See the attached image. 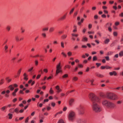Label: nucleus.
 <instances>
[{
    "instance_id": "nucleus-21",
    "label": "nucleus",
    "mask_w": 123,
    "mask_h": 123,
    "mask_svg": "<svg viewBox=\"0 0 123 123\" xmlns=\"http://www.w3.org/2000/svg\"><path fill=\"white\" fill-rule=\"evenodd\" d=\"M8 115L9 116V119H11L12 117V114L11 113H9L8 114Z\"/></svg>"
},
{
    "instance_id": "nucleus-8",
    "label": "nucleus",
    "mask_w": 123,
    "mask_h": 123,
    "mask_svg": "<svg viewBox=\"0 0 123 123\" xmlns=\"http://www.w3.org/2000/svg\"><path fill=\"white\" fill-rule=\"evenodd\" d=\"M74 99L71 98L70 99L69 101V104L70 106H72L74 104Z\"/></svg>"
},
{
    "instance_id": "nucleus-46",
    "label": "nucleus",
    "mask_w": 123,
    "mask_h": 123,
    "mask_svg": "<svg viewBox=\"0 0 123 123\" xmlns=\"http://www.w3.org/2000/svg\"><path fill=\"white\" fill-rule=\"evenodd\" d=\"M119 22H115V25L116 26H117L119 24Z\"/></svg>"
},
{
    "instance_id": "nucleus-45",
    "label": "nucleus",
    "mask_w": 123,
    "mask_h": 123,
    "mask_svg": "<svg viewBox=\"0 0 123 123\" xmlns=\"http://www.w3.org/2000/svg\"><path fill=\"white\" fill-rule=\"evenodd\" d=\"M21 31V32L22 33H23L25 31V30L24 29L23 27H21V28L20 29Z\"/></svg>"
},
{
    "instance_id": "nucleus-25",
    "label": "nucleus",
    "mask_w": 123,
    "mask_h": 123,
    "mask_svg": "<svg viewBox=\"0 0 123 123\" xmlns=\"http://www.w3.org/2000/svg\"><path fill=\"white\" fill-rule=\"evenodd\" d=\"M6 80L8 82H9L11 80V79H9V77H7L6 78Z\"/></svg>"
},
{
    "instance_id": "nucleus-26",
    "label": "nucleus",
    "mask_w": 123,
    "mask_h": 123,
    "mask_svg": "<svg viewBox=\"0 0 123 123\" xmlns=\"http://www.w3.org/2000/svg\"><path fill=\"white\" fill-rule=\"evenodd\" d=\"M61 54L63 56L65 57H66L67 56L66 54L64 52H62L61 53Z\"/></svg>"
},
{
    "instance_id": "nucleus-29",
    "label": "nucleus",
    "mask_w": 123,
    "mask_h": 123,
    "mask_svg": "<svg viewBox=\"0 0 123 123\" xmlns=\"http://www.w3.org/2000/svg\"><path fill=\"white\" fill-rule=\"evenodd\" d=\"M119 55L120 56H123V51H121L119 53Z\"/></svg>"
},
{
    "instance_id": "nucleus-33",
    "label": "nucleus",
    "mask_w": 123,
    "mask_h": 123,
    "mask_svg": "<svg viewBox=\"0 0 123 123\" xmlns=\"http://www.w3.org/2000/svg\"><path fill=\"white\" fill-rule=\"evenodd\" d=\"M42 35L44 38H45L46 36V35L45 33H43L42 34Z\"/></svg>"
},
{
    "instance_id": "nucleus-31",
    "label": "nucleus",
    "mask_w": 123,
    "mask_h": 123,
    "mask_svg": "<svg viewBox=\"0 0 123 123\" xmlns=\"http://www.w3.org/2000/svg\"><path fill=\"white\" fill-rule=\"evenodd\" d=\"M4 83V80L1 79L0 81V85H1Z\"/></svg>"
},
{
    "instance_id": "nucleus-32",
    "label": "nucleus",
    "mask_w": 123,
    "mask_h": 123,
    "mask_svg": "<svg viewBox=\"0 0 123 123\" xmlns=\"http://www.w3.org/2000/svg\"><path fill=\"white\" fill-rule=\"evenodd\" d=\"M122 102V100H119L117 101V103L118 104H121Z\"/></svg>"
},
{
    "instance_id": "nucleus-12",
    "label": "nucleus",
    "mask_w": 123,
    "mask_h": 123,
    "mask_svg": "<svg viewBox=\"0 0 123 123\" xmlns=\"http://www.w3.org/2000/svg\"><path fill=\"white\" fill-rule=\"evenodd\" d=\"M8 87L11 91H12L14 89V87L12 85H10Z\"/></svg>"
},
{
    "instance_id": "nucleus-20",
    "label": "nucleus",
    "mask_w": 123,
    "mask_h": 123,
    "mask_svg": "<svg viewBox=\"0 0 123 123\" xmlns=\"http://www.w3.org/2000/svg\"><path fill=\"white\" fill-rule=\"evenodd\" d=\"M49 92L51 94H53L54 93V92L52 90V88H50Z\"/></svg>"
},
{
    "instance_id": "nucleus-42",
    "label": "nucleus",
    "mask_w": 123,
    "mask_h": 123,
    "mask_svg": "<svg viewBox=\"0 0 123 123\" xmlns=\"http://www.w3.org/2000/svg\"><path fill=\"white\" fill-rule=\"evenodd\" d=\"M78 78L76 77H74L73 78V79L74 81H76L77 80Z\"/></svg>"
},
{
    "instance_id": "nucleus-15",
    "label": "nucleus",
    "mask_w": 123,
    "mask_h": 123,
    "mask_svg": "<svg viewBox=\"0 0 123 123\" xmlns=\"http://www.w3.org/2000/svg\"><path fill=\"white\" fill-rule=\"evenodd\" d=\"M87 38L86 37H83L82 39V41L83 42H86L87 41Z\"/></svg>"
},
{
    "instance_id": "nucleus-38",
    "label": "nucleus",
    "mask_w": 123,
    "mask_h": 123,
    "mask_svg": "<svg viewBox=\"0 0 123 123\" xmlns=\"http://www.w3.org/2000/svg\"><path fill=\"white\" fill-rule=\"evenodd\" d=\"M74 8H73L72 9V10L70 11L69 12V13L70 14H71L73 13V11L74 10Z\"/></svg>"
},
{
    "instance_id": "nucleus-64",
    "label": "nucleus",
    "mask_w": 123,
    "mask_h": 123,
    "mask_svg": "<svg viewBox=\"0 0 123 123\" xmlns=\"http://www.w3.org/2000/svg\"><path fill=\"white\" fill-rule=\"evenodd\" d=\"M89 68H90L89 67H87L86 70V72H88L89 70Z\"/></svg>"
},
{
    "instance_id": "nucleus-1",
    "label": "nucleus",
    "mask_w": 123,
    "mask_h": 123,
    "mask_svg": "<svg viewBox=\"0 0 123 123\" xmlns=\"http://www.w3.org/2000/svg\"><path fill=\"white\" fill-rule=\"evenodd\" d=\"M88 97L92 103L93 110L97 112H100L102 110L101 107L98 103L100 102V100L99 97L93 93H91L89 95Z\"/></svg>"
},
{
    "instance_id": "nucleus-62",
    "label": "nucleus",
    "mask_w": 123,
    "mask_h": 123,
    "mask_svg": "<svg viewBox=\"0 0 123 123\" xmlns=\"http://www.w3.org/2000/svg\"><path fill=\"white\" fill-rule=\"evenodd\" d=\"M17 100V99L16 98H15L13 99L12 100V101L14 103Z\"/></svg>"
},
{
    "instance_id": "nucleus-17",
    "label": "nucleus",
    "mask_w": 123,
    "mask_h": 123,
    "mask_svg": "<svg viewBox=\"0 0 123 123\" xmlns=\"http://www.w3.org/2000/svg\"><path fill=\"white\" fill-rule=\"evenodd\" d=\"M57 123H65L64 120L62 119L59 120L57 122Z\"/></svg>"
},
{
    "instance_id": "nucleus-34",
    "label": "nucleus",
    "mask_w": 123,
    "mask_h": 123,
    "mask_svg": "<svg viewBox=\"0 0 123 123\" xmlns=\"http://www.w3.org/2000/svg\"><path fill=\"white\" fill-rule=\"evenodd\" d=\"M67 54L68 56H70L72 55V52L70 51H69L68 53Z\"/></svg>"
},
{
    "instance_id": "nucleus-2",
    "label": "nucleus",
    "mask_w": 123,
    "mask_h": 123,
    "mask_svg": "<svg viewBox=\"0 0 123 123\" xmlns=\"http://www.w3.org/2000/svg\"><path fill=\"white\" fill-rule=\"evenodd\" d=\"M101 103L103 106L108 108H114L116 106L114 103L105 99L102 100Z\"/></svg>"
},
{
    "instance_id": "nucleus-35",
    "label": "nucleus",
    "mask_w": 123,
    "mask_h": 123,
    "mask_svg": "<svg viewBox=\"0 0 123 123\" xmlns=\"http://www.w3.org/2000/svg\"><path fill=\"white\" fill-rule=\"evenodd\" d=\"M106 60L107 61H109L110 60L109 57V56H107L105 57Z\"/></svg>"
},
{
    "instance_id": "nucleus-57",
    "label": "nucleus",
    "mask_w": 123,
    "mask_h": 123,
    "mask_svg": "<svg viewBox=\"0 0 123 123\" xmlns=\"http://www.w3.org/2000/svg\"><path fill=\"white\" fill-rule=\"evenodd\" d=\"M87 47V46L85 45H83L82 46V48H86Z\"/></svg>"
},
{
    "instance_id": "nucleus-24",
    "label": "nucleus",
    "mask_w": 123,
    "mask_h": 123,
    "mask_svg": "<svg viewBox=\"0 0 123 123\" xmlns=\"http://www.w3.org/2000/svg\"><path fill=\"white\" fill-rule=\"evenodd\" d=\"M48 30V27H46L44 28H43L42 29V31H47Z\"/></svg>"
},
{
    "instance_id": "nucleus-43",
    "label": "nucleus",
    "mask_w": 123,
    "mask_h": 123,
    "mask_svg": "<svg viewBox=\"0 0 123 123\" xmlns=\"http://www.w3.org/2000/svg\"><path fill=\"white\" fill-rule=\"evenodd\" d=\"M110 23H107L105 25V27H108L109 26Z\"/></svg>"
},
{
    "instance_id": "nucleus-9",
    "label": "nucleus",
    "mask_w": 123,
    "mask_h": 123,
    "mask_svg": "<svg viewBox=\"0 0 123 123\" xmlns=\"http://www.w3.org/2000/svg\"><path fill=\"white\" fill-rule=\"evenodd\" d=\"M8 47V45L7 44H6L4 46V51L6 53L8 51L7 49Z\"/></svg>"
},
{
    "instance_id": "nucleus-59",
    "label": "nucleus",
    "mask_w": 123,
    "mask_h": 123,
    "mask_svg": "<svg viewBox=\"0 0 123 123\" xmlns=\"http://www.w3.org/2000/svg\"><path fill=\"white\" fill-rule=\"evenodd\" d=\"M33 67H32L31 68H30V69H29L28 70V72H31L32 70L33 69Z\"/></svg>"
},
{
    "instance_id": "nucleus-50",
    "label": "nucleus",
    "mask_w": 123,
    "mask_h": 123,
    "mask_svg": "<svg viewBox=\"0 0 123 123\" xmlns=\"http://www.w3.org/2000/svg\"><path fill=\"white\" fill-rule=\"evenodd\" d=\"M96 65L97 66V67H98L101 65V64L100 63H96Z\"/></svg>"
},
{
    "instance_id": "nucleus-52",
    "label": "nucleus",
    "mask_w": 123,
    "mask_h": 123,
    "mask_svg": "<svg viewBox=\"0 0 123 123\" xmlns=\"http://www.w3.org/2000/svg\"><path fill=\"white\" fill-rule=\"evenodd\" d=\"M41 76V75L40 74L38 75L36 77L37 79H39L40 77Z\"/></svg>"
},
{
    "instance_id": "nucleus-5",
    "label": "nucleus",
    "mask_w": 123,
    "mask_h": 123,
    "mask_svg": "<svg viewBox=\"0 0 123 123\" xmlns=\"http://www.w3.org/2000/svg\"><path fill=\"white\" fill-rule=\"evenodd\" d=\"M56 68V74L60 72H62V71L61 70L62 68L61 67V63L60 62L59 63V64L57 65Z\"/></svg>"
},
{
    "instance_id": "nucleus-40",
    "label": "nucleus",
    "mask_w": 123,
    "mask_h": 123,
    "mask_svg": "<svg viewBox=\"0 0 123 123\" xmlns=\"http://www.w3.org/2000/svg\"><path fill=\"white\" fill-rule=\"evenodd\" d=\"M90 82H91V84L92 85H95L94 84H93V81H94V80H90Z\"/></svg>"
},
{
    "instance_id": "nucleus-51",
    "label": "nucleus",
    "mask_w": 123,
    "mask_h": 123,
    "mask_svg": "<svg viewBox=\"0 0 123 123\" xmlns=\"http://www.w3.org/2000/svg\"><path fill=\"white\" fill-rule=\"evenodd\" d=\"M102 8L103 9L105 10L107 8V7L105 6H102Z\"/></svg>"
},
{
    "instance_id": "nucleus-18",
    "label": "nucleus",
    "mask_w": 123,
    "mask_h": 123,
    "mask_svg": "<svg viewBox=\"0 0 123 123\" xmlns=\"http://www.w3.org/2000/svg\"><path fill=\"white\" fill-rule=\"evenodd\" d=\"M54 30V27H51L49 29V31L50 32H51L53 31Z\"/></svg>"
},
{
    "instance_id": "nucleus-14",
    "label": "nucleus",
    "mask_w": 123,
    "mask_h": 123,
    "mask_svg": "<svg viewBox=\"0 0 123 123\" xmlns=\"http://www.w3.org/2000/svg\"><path fill=\"white\" fill-rule=\"evenodd\" d=\"M110 42V40L107 38L104 41V43L105 44H107Z\"/></svg>"
},
{
    "instance_id": "nucleus-47",
    "label": "nucleus",
    "mask_w": 123,
    "mask_h": 123,
    "mask_svg": "<svg viewBox=\"0 0 123 123\" xmlns=\"http://www.w3.org/2000/svg\"><path fill=\"white\" fill-rule=\"evenodd\" d=\"M16 40L17 41H19V39L18 36H16L15 37Z\"/></svg>"
},
{
    "instance_id": "nucleus-23",
    "label": "nucleus",
    "mask_w": 123,
    "mask_h": 123,
    "mask_svg": "<svg viewBox=\"0 0 123 123\" xmlns=\"http://www.w3.org/2000/svg\"><path fill=\"white\" fill-rule=\"evenodd\" d=\"M67 37V35L65 34L63 35L62 36V39H64L66 38Z\"/></svg>"
},
{
    "instance_id": "nucleus-60",
    "label": "nucleus",
    "mask_w": 123,
    "mask_h": 123,
    "mask_svg": "<svg viewBox=\"0 0 123 123\" xmlns=\"http://www.w3.org/2000/svg\"><path fill=\"white\" fill-rule=\"evenodd\" d=\"M35 64L36 65H37L38 64V61L37 60H36L35 61Z\"/></svg>"
},
{
    "instance_id": "nucleus-28",
    "label": "nucleus",
    "mask_w": 123,
    "mask_h": 123,
    "mask_svg": "<svg viewBox=\"0 0 123 123\" xmlns=\"http://www.w3.org/2000/svg\"><path fill=\"white\" fill-rule=\"evenodd\" d=\"M113 53V52L111 51H109L107 53V55H111Z\"/></svg>"
},
{
    "instance_id": "nucleus-61",
    "label": "nucleus",
    "mask_w": 123,
    "mask_h": 123,
    "mask_svg": "<svg viewBox=\"0 0 123 123\" xmlns=\"http://www.w3.org/2000/svg\"><path fill=\"white\" fill-rule=\"evenodd\" d=\"M72 35L73 36H75L76 37H77L78 36V35L77 34H75L74 33L72 34Z\"/></svg>"
},
{
    "instance_id": "nucleus-11",
    "label": "nucleus",
    "mask_w": 123,
    "mask_h": 123,
    "mask_svg": "<svg viewBox=\"0 0 123 123\" xmlns=\"http://www.w3.org/2000/svg\"><path fill=\"white\" fill-rule=\"evenodd\" d=\"M67 14H66L63 15L60 19L61 20H62L65 19L66 17Z\"/></svg>"
},
{
    "instance_id": "nucleus-27",
    "label": "nucleus",
    "mask_w": 123,
    "mask_h": 123,
    "mask_svg": "<svg viewBox=\"0 0 123 123\" xmlns=\"http://www.w3.org/2000/svg\"><path fill=\"white\" fill-rule=\"evenodd\" d=\"M19 109L17 108H16L14 110V112H15L17 113H18Z\"/></svg>"
},
{
    "instance_id": "nucleus-56",
    "label": "nucleus",
    "mask_w": 123,
    "mask_h": 123,
    "mask_svg": "<svg viewBox=\"0 0 123 123\" xmlns=\"http://www.w3.org/2000/svg\"><path fill=\"white\" fill-rule=\"evenodd\" d=\"M43 71L44 72H45V73H47L48 71V70L46 69H43Z\"/></svg>"
},
{
    "instance_id": "nucleus-44",
    "label": "nucleus",
    "mask_w": 123,
    "mask_h": 123,
    "mask_svg": "<svg viewBox=\"0 0 123 123\" xmlns=\"http://www.w3.org/2000/svg\"><path fill=\"white\" fill-rule=\"evenodd\" d=\"M111 68V67H110L108 66H105V68L107 69H109Z\"/></svg>"
},
{
    "instance_id": "nucleus-16",
    "label": "nucleus",
    "mask_w": 123,
    "mask_h": 123,
    "mask_svg": "<svg viewBox=\"0 0 123 123\" xmlns=\"http://www.w3.org/2000/svg\"><path fill=\"white\" fill-rule=\"evenodd\" d=\"M21 71V69H20L18 71L17 73V76H16L15 77L16 78L17 76H19L20 74Z\"/></svg>"
},
{
    "instance_id": "nucleus-4",
    "label": "nucleus",
    "mask_w": 123,
    "mask_h": 123,
    "mask_svg": "<svg viewBox=\"0 0 123 123\" xmlns=\"http://www.w3.org/2000/svg\"><path fill=\"white\" fill-rule=\"evenodd\" d=\"M75 117V114L74 112L71 111L69 112L68 118L70 121H73L74 120Z\"/></svg>"
},
{
    "instance_id": "nucleus-10",
    "label": "nucleus",
    "mask_w": 123,
    "mask_h": 123,
    "mask_svg": "<svg viewBox=\"0 0 123 123\" xmlns=\"http://www.w3.org/2000/svg\"><path fill=\"white\" fill-rule=\"evenodd\" d=\"M23 76L24 77V79L25 80H27L28 78H27L28 75L27 74H26L25 73H24L23 74Z\"/></svg>"
},
{
    "instance_id": "nucleus-55",
    "label": "nucleus",
    "mask_w": 123,
    "mask_h": 123,
    "mask_svg": "<svg viewBox=\"0 0 123 123\" xmlns=\"http://www.w3.org/2000/svg\"><path fill=\"white\" fill-rule=\"evenodd\" d=\"M62 90L61 89H59V90L58 91H57L56 92H57V93H59L60 92H62Z\"/></svg>"
},
{
    "instance_id": "nucleus-3",
    "label": "nucleus",
    "mask_w": 123,
    "mask_h": 123,
    "mask_svg": "<svg viewBox=\"0 0 123 123\" xmlns=\"http://www.w3.org/2000/svg\"><path fill=\"white\" fill-rule=\"evenodd\" d=\"M106 98L113 100H116L118 99V96L116 94L112 93H108L106 95Z\"/></svg>"
},
{
    "instance_id": "nucleus-54",
    "label": "nucleus",
    "mask_w": 123,
    "mask_h": 123,
    "mask_svg": "<svg viewBox=\"0 0 123 123\" xmlns=\"http://www.w3.org/2000/svg\"><path fill=\"white\" fill-rule=\"evenodd\" d=\"M115 42H113L112 43H111V47H113V46L115 44Z\"/></svg>"
},
{
    "instance_id": "nucleus-19",
    "label": "nucleus",
    "mask_w": 123,
    "mask_h": 123,
    "mask_svg": "<svg viewBox=\"0 0 123 123\" xmlns=\"http://www.w3.org/2000/svg\"><path fill=\"white\" fill-rule=\"evenodd\" d=\"M9 111L10 112L12 113H14V110L13 108H12L10 109L9 110Z\"/></svg>"
},
{
    "instance_id": "nucleus-7",
    "label": "nucleus",
    "mask_w": 123,
    "mask_h": 123,
    "mask_svg": "<svg viewBox=\"0 0 123 123\" xmlns=\"http://www.w3.org/2000/svg\"><path fill=\"white\" fill-rule=\"evenodd\" d=\"M86 120L84 118H79L76 120V122L78 123H86Z\"/></svg>"
},
{
    "instance_id": "nucleus-13",
    "label": "nucleus",
    "mask_w": 123,
    "mask_h": 123,
    "mask_svg": "<svg viewBox=\"0 0 123 123\" xmlns=\"http://www.w3.org/2000/svg\"><path fill=\"white\" fill-rule=\"evenodd\" d=\"M96 75L98 77L101 78H102L104 77V76L103 75L98 73L96 74Z\"/></svg>"
},
{
    "instance_id": "nucleus-41",
    "label": "nucleus",
    "mask_w": 123,
    "mask_h": 123,
    "mask_svg": "<svg viewBox=\"0 0 123 123\" xmlns=\"http://www.w3.org/2000/svg\"><path fill=\"white\" fill-rule=\"evenodd\" d=\"M97 59V57L96 56H94L93 58V61H95Z\"/></svg>"
},
{
    "instance_id": "nucleus-30",
    "label": "nucleus",
    "mask_w": 123,
    "mask_h": 123,
    "mask_svg": "<svg viewBox=\"0 0 123 123\" xmlns=\"http://www.w3.org/2000/svg\"><path fill=\"white\" fill-rule=\"evenodd\" d=\"M64 43L62 41L61 42V46L62 47V48H64Z\"/></svg>"
},
{
    "instance_id": "nucleus-22",
    "label": "nucleus",
    "mask_w": 123,
    "mask_h": 123,
    "mask_svg": "<svg viewBox=\"0 0 123 123\" xmlns=\"http://www.w3.org/2000/svg\"><path fill=\"white\" fill-rule=\"evenodd\" d=\"M68 74H64L63 76L62 77L63 78H65L68 77Z\"/></svg>"
},
{
    "instance_id": "nucleus-58",
    "label": "nucleus",
    "mask_w": 123,
    "mask_h": 123,
    "mask_svg": "<svg viewBox=\"0 0 123 123\" xmlns=\"http://www.w3.org/2000/svg\"><path fill=\"white\" fill-rule=\"evenodd\" d=\"M101 68L102 69H104L105 68V66H102L101 67Z\"/></svg>"
},
{
    "instance_id": "nucleus-49",
    "label": "nucleus",
    "mask_w": 123,
    "mask_h": 123,
    "mask_svg": "<svg viewBox=\"0 0 123 123\" xmlns=\"http://www.w3.org/2000/svg\"><path fill=\"white\" fill-rule=\"evenodd\" d=\"M6 106H4L2 107L1 108V109L3 111H4L5 110V109L6 108Z\"/></svg>"
},
{
    "instance_id": "nucleus-53",
    "label": "nucleus",
    "mask_w": 123,
    "mask_h": 123,
    "mask_svg": "<svg viewBox=\"0 0 123 123\" xmlns=\"http://www.w3.org/2000/svg\"><path fill=\"white\" fill-rule=\"evenodd\" d=\"M29 120V117H27V118L26 119L25 121V122L26 123H27L28 122V121Z\"/></svg>"
},
{
    "instance_id": "nucleus-6",
    "label": "nucleus",
    "mask_w": 123,
    "mask_h": 123,
    "mask_svg": "<svg viewBox=\"0 0 123 123\" xmlns=\"http://www.w3.org/2000/svg\"><path fill=\"white\" fill-rule=\"evenodd\" d=\"M85 110V108L84 106L81 105L80 106L78 110L79 113L80 114H82L84 113V111Z\"/></svg>"
},
{
    "instance_id": "nucleus-39",
    "label": "nucleus",
    "mask_w": 123,
    "mask_h": 123,
    "mask_svg": "<svg viewBox=\"0 0 123 123\" xmlns=\"http://www.w3.org/2000/svg\"><path fill=\"white\" fill-rule=\"evenodd\" d=\"M108 30L110 32H111L112 31V29H111V27L110 26H109L108 27Z\"/></svg>"
},
{
    "instance_id": "nucleus-37",
    "label": "nucleus",
    "mask_w": 123,
    "mask_h": 123,
    "mask_svg": "<svg viewBox=\"0 0 123 123\" xmlns=\"http://www.w3.org/2000/svg\"><path fill=\"white\" fill-rule=\"evenodd\" d=\"M55 89H56L57 91H58L60 89L59 86H57L55 87Z\"/></svg>"
},
{
    "instance_id": "nucleus-63",
    "label": "nucleus",
    "mask_w": 123,
    "mask_h": 123,
    "mask_svg": "<svg viewBox=\"0 0 123 123\" xmlns=\"http://www.w3.org/2000/svg\"><path fill=\"white\" fill-rule=\"evenodd\" d=\"M113 74L114 75L116 76V75L117 74V73L115 71H113Z\"/></svg>"
},
{
    "instance_id": "nucleus-48",
    "label": "nucleus",
    "mask_w": 123,
    "mask_h": 123,
    "mask_svg": "<svg viewBox=\"0 0 123 123\" xmlns=\"http://www.w3.org/2000/svg\"><path fill=\"white\" fill-rule=\"evenodd\" d=\"M114 58H117L118 57V54H116L114 56Z\"/></svg>"
},
{
    "instance_id": "nucleus-36",
    "label": "nucleus",
    "mask_w": 123,
    "mask_h": 123,
    "mask_svg": "<svg viewBox=\"0 0 123 123\" xmlns=\"http://www.w3.org/2000/svg\"><path fill=\"white\" fill-rule=\"evenodd\" d=\"M6 28L8 31H9L10 29V27L9 26H7Z\"/></svg>"
}]
</instances>
